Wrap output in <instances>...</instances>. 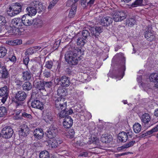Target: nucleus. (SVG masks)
Segmentation results:
<instances>
[{"label": "nucleus", "instance_id": "1", "mask_svg": "<svg viewBox=\"0 0 158 158\" xmlns=\"http://www.w3.org/2000/svg\"><path fill=\"white\" fill-rule=\"evenodd\" d=\"M55 101L54 108L56 113L58 112L57 115L60 118H64L65 116L71 114L73 113L71 108H67V102H65L64 98H53Z\"/></svg>", "mask_w": 158, "mask_h": 158}, {"label": "nucleus", "instance_id": "2", "mask_svg": "<svg viewBox=\"0 0 158 158\" xmlns=\"http://www.w3.org/2000/svg\"><path fill=\"white\" fill-rule=\"evenodd\" d=\"M79 53H81V50L78 48L67 52L64 56L65 60L70 65L77 64L79 61L81 59L80 57L78 56Z\"/></svg>", "mask_w": 158, "mask_h": 158}, {"label": "nucleus", "instance_id": "3", "mask_svg": "<svg viewBox=\"0 0 158 158\" xmlns=\"http://www.w3.org/2000/svg\"><path fill=\"white\" fill-rule=\"evenodd\" d=\"M27 97L26 93L24 91L20 90L18 91L15 94V102L16 106H21L23 104V101Z\"/></svg>", "mask_w": 158, "mask_h": 158}, {"label": "nucleus", "instance_id": "4", "mask_svg": "<svg viewBox=\"0 0 158 158\" xmlns=\"http://www.w3.org/2000/svg\"><path fill=\"white\" fill-rule=\"evenodd\" d=\"M22 21L20 18H16L12 19L11 20L10 26V27H8V28H10V32L12 31V28H16L17 29H20L21 28L22 26Z\"/></svg>", "mask_w": 158, "mask_h": 158}, {"label": "nucleus", "instance_id": "5", "mask_svg": "<svg viewBox=\"0 0 158 158\" xmlns=\"http://www.w3.org/2000/svg\"><path fill=\"white\" fill-rule=\"evenodd\" d=\"M1 132L2 136L6 139H8L12 136L14 132L10 127L7 126L3 128Z\"/></svg>", "mask_w": 158, "mask_h": 158}, {"label": "nucleus", "instance_id": "6", "mask_svg": "<svg viewBox=\"0 0 158 158\" xmlns=\"http://www.w3.org/2000/svg\"><path fill=\"white\" fill-rule=\"evenodd\" d=\"M47 136L49 139H52L57 135L58 131L57 127L54 125H51L47 131Z\"/></svg>", "mask_w": 158, "mask_h": 158}, {"label": "nucleus", "instance_id": "7", "mask_svg": "<svg viewBox=\"0 0 158 158\" xmlns=\"http://www.w3.org/2000/svg\"><path fill=\"white\" fill-rule=\"evenodd\" d=\"M56 81L58 83L60 82V84L62 86L65 87L69 86L71 83L69 78L66 76H63L57 78Z\"/></svg>", "mask_w": 158, "mask_h": 158}, {"label": "nucleus", "instance_id": "8", "mask_svg": "<svg viewBox=\"0 0 158 158\" xmlns=\"http://www.w3.org/2000/svg\"><path fill=\"white\" fill-rule=\"evenodd\" d=\"M9 93V90L7 86H5L0 88V96L3 97L1 100L3 103L6 101L8 96Z\"/></svg>", "mask_w": 158, "mask_h": 158}, {"label": "nucleus", "instance_id": "9", "mask_svg": "<svg viewBox=\"0 0 158 158\" xmlns=\"http://www.w3.org/2000/svg\"><path fill=\"white\" fill-rule=\"evenodd\" d=\"M33 99H31V106L33 108L42 110L43 108V103L36 97V96Z\"/></svg>", "mask_w": 158, "mask_h": 158}, {"label": "nucleus", "instance_id": "10", "mask_svg": "<svg viewBox=\"0 0 158 158\" xmlns=\"http://www.w3.org/2000/svg\"><path fill=\"white\" fill-rule=\"evenodd\" d=\"M125 58H123L121 61L120 64L118 67V72L119 73L118 77H120L119 79V80L122 78L124 75V72L126 69L125 65ZM117 77H118V76Z\"/></svg>", "mask_w": 158, "mask_h": 158}, {"label": "nucleus", "instance_id": "11", "mask_svg": "<svg viewBox=\"0 0 158 158\" xmlns=\"http://www.w3.org/2000/svg\"><path fill=\"white\" fill-rule=\"evenodd\" d=\"M89 30L90 31L93 37L95 38H98L99 35L102 31L101 27H89Z\"/></svg>", "mask_w": 158, "mask_h": 158}, {"label": "nucleus", "instance_id": "12", "mask_svg": "<svg viewBox=\"0 0 158 158\" xmlns=\"http://www.w3.org/2000/svg\"><path fill=\"white\" fill-rule=\"evenodd\" d=\"M113 19L109 16L103 17L101 19L100 24L103 26L108 27L112 24Z\"/></svg>", "mask_w": 158, "mask_h": 158}, {"label": "nucleus", "instance_id": "13", "mask_svg": "<svg viewBox=\"0 0 158 158\" xmlns=\"http://www.w3.org/2000/svg\"><path fill=\"white\" fill-rule=\"evenodd\" d=\"M31 16L28 14H25L23 16L21 19L22 21V24L27 26H30L32 24V20Z\"/></svg>", "mask_w": 158, "mask_h": 158}, {"label": "nucleus", "instance_id": "14", "mask_svg": "<svg viewBox=\"0 0 158 158\" xmlns=\"http://www.w3.org/2000/svg\"><path fill=\"white\" fill-rule=\"evenodd\" d=\"M65 116L64 118L63 125L65 128H69L72 125L73 123V120L71 117Z\"/></svg>", "mask_w": 158, "mask_h": 158}, {"label": "nucleus", "instance_id": "15", "mask_svg": "<svg viewBox=\"0 0 158 158\" xmlns=\"http://www.w3.org/2000/svg\"><path fill=\"white\" fill-rule=\"evenodd\" d=\"M34 137L38 139H41L44 135V133L42 129L36 128L34 131Z\"/></svg>", "mask_w": 158, "mask_h": 158}, {"label": "nucleus", "instance_id": "16", "mask_svg": "<svg viewBox=\"0 0 158 158\" xmlns=\"http://www.w3.org/2000/svg\"><path fill=\"white\" fill-rule=\"evenodd\" d=\"M31 6H35L36 8H37V11L39 13L41 12L45 9L44 6L43 5L41 2H39L37 1H34L31 2Z\"/></svg>", "mask_w": 158, "mask_h": 158}, {"label": "nucleus", "instance_id": "17", "mask_svg": "<svg viewBox=\"0 0 158 158\" xmlns=\"http://www.w3.org/2000/svg\"><path fill=\"white\" fill-rule=\"evenodd\" d=\"M30 6L27 8L26 10L28 12L27 14L30 16L35 15L37 12V8L35 6H31V2L30 4Z\"/></svg>", "mask_w": 158, "mask_h": 158}, {"label": "nucleus", "instance_id": "18", "mask_svg": "<svg viewBox=\"0 0 158 158\" xmlns=\"http://www.w3.org/2000/svg\"><path fill=\"white\" fill-rule=\"evenodd\" d=\"M11 6L13 11L14 12V13L15 14V15L18 14L21 11V6L20 4L19 3H13Z\"/></svg>", "mask_w": 158, "mask_h": 158}, {"label": "nucleus", "instance_id": "19", "mask_svg": "<svg viewBox=\"0 0 158 158\" xmlns=\"http://www.w3.org/2000/svg\"><path fill=\"white\" fill-rule=\"evenodd\" d=\"M118 139L120 141L123 142H126L128 139V135L125 132L123 131L118 134Z\"/></svg>", "mask_w": 158, "mask_h": 158}, {"label": "nucleus", "instance_id": "20", "mask_svg": "<svg viewBox=\"0 0 158 158\" xmlns=\"http://www.w3.org/2000/svg\"><path fill=\"white\" fill-rule=\"evenodd\" d=\"M66 89L62 86L59 87L57 89V94L58 96L62 98L65 97L66 95Z\"/></svg>", "mask_w": 158, "mask_h": 158}, {"label": "nucleus", "instance_id": "21", "mask_svg": "<svg viewBox=\"0 0 158 158\" xmlns=\"http://www.w3.org/2000/svg\"><path fill=\"white\" fill-rule=\"evenodd\" d=\"M141 119L142 122L144 124H146L150 121L151 117L148 114L145 113L142 115Z\"/></svg>", "mask_w": 158, "mask_h": 158}, {"label": "nucleus", "instance_id": "22", "mask_svg": "<svg viewBox=\"0 0 158 158\" xmlns=\"http://www.w3.org/2000/svg\"><path fill=\"white\" fill-rule=\"evenodd\" d=\"M112 140V137L110 135L103 134L101 136V141L103 143H110Z\"/></svg>", "mask_w": 158, "mask_h": 158}, {"label": "nucleus", "instance_id": "23", "mask_svg": "<svg viewBox=\"0 0 158 158\" xmlns=\"http://www.w3.org/2000/svg\"><path fill=\"white\" fill-rule=\"evenodd\" d=\"M22 78L25 81H28L31 79L32 75L29 71L23 72Z\"/></svg>", "mask_w": 158, "mask_h": 158}, {"label": "nucleus", "instance_id": "24", "mask_svg": "<svg viewBox=\"0 0 158 158\" xmlns=\"http://www.w3.org/2000/svg\"><path fill=\"white\" fill-rule=\"evenodd\" d=\"M32 24L35 27H41L43 25V21L40 19L35 18L32 20Z\"/></svg>", "mask_w": 158, "mask_h": 158}, {"label": "nucleus", "instance_id": "25", "mask_svg": "<svg viewBox=\"0 0 158 158\" xmlns=\"http://www.w3.org/2000/svg\"><path fill=\"white\" fill-rule=\"evenodd\" d=\"M145 37L146 38L148 39V40L151 41L154 40L155 38L153 33L148 30L146 31H145Z\"/></svg>", "mask_w": 158, "mask_h": 158}, {"label": "nucleus", "instance_id": "26", "mask_svg": "<svg viewBox=\"0 0 158 158\" xmlns=\"http://www.w3.org/2000/svg\"><path fill=\"white\" fill-rule=\"evenodd\" d=\"M73 6L72 7L71 9L69 12V18H73L75 16L76 12L77 5H75Z\"/></svg>", "mask_w": 158, "mask_h": 158}, {"label": "nucleus", "instance_id": "27", "mask_svg": "<svg viewBox=\"0 0 158 158\" xmlns=\"http://www.w3.org/2000/svg\"><path fill=\"white\" fill-rule=\"evenodd\" d=\"M23 89L24 91H29L32 88L31 84L29 81H27L23 83L22 85Z\"/></svg>", "mask_w": 158, "mask_h": 158}, {"label": "nucleus", "instance_id": "28", "mask_svg": "<svg viewBox=\"0 0 158 158\" xmlns=\"http://www.w3.org/2000/svg\"><path fill=\"white\" fill-rule=\"evenodd\" d=\"M149 79L151 82H156L158 81V73H152L150 75Z\"/></svg>", "mask_w": 158, "mask_h": 158}, {"label": "nucleus", "instance_id": "29", "mask_svg": "<svg viewBox=\"0 0 158 158\" xmlns=\"http://www.w3.org/2000/svg\"><path fill=\"white\" fill-rule=\"evenodd\" d=\"M35 86L36 88L39 90L44 89V81H40L36 82L35 83Z\"/></svg>", "mask_w": 158, "mask_h": 158}, {"label": "nucleus", "instance_id": "30", "mask_svg": "<svg viewBox=\"0 0 158 158\" xmlns=\"http://www.w3.org/2000/svg\"><path fill=\"white\" fill-rule=\"evenodd\" d=\"M7 50L5 47H0V58H3L7 54Z\"/></svg>", "mask_w": 158, "mask_h": 158}, {"label": "nucleus", "instance_id": "31", "mask_svg": "<svg viewBox=\"0 0 158 158\" xmlns=\"http://www.w3.org/2000/svg\"><path fill=\"white\" fill-rule=\"evenodd\" d=\"M141 129V125L138 123H136L133 126V129L135 133H139Z\"/></svg>", "mask_w": 158, "mask_h": 158}, {"label": "nucleus", "instance_id": "32", "mask_svg": "<svg viewBox=\"0 0 158 158\" xmlns=\"http://www.w3.org/2000/svg\"><path fill=\"white\" fill-rule=\"evenodd\" d=\"M39 157L40 158H49V154L47 151H43L40 153Z\"/></svg>", "mask_w": 158, "mask_h": 158}, {"label": "nucleus", "instance_id": "33", "mask_svg": "<svg viewBox=\"0 0 158 158\" xmlns=\"http://www.w3.org/2000/svg\"><path fill=\"white\" fill-rule=\"evenodd\" d=\"M120 12L119 11H116L115 13H114L113 15V19L115 22L121 21V20H120Z\"/></svg>", "mask_w": 158, "mask_h": 158}, {"label": "nucleus", "instance_id": "34", "mask_svg": "<svg viewBox=\"0 0 158 158\" xmlns=\"http://www.w3.org/2000/svg\"><path fill=\"white\" fill-rule=\"evenodd\" d=\"M82 38L85 40L90 36L89 32L87 30H83L82 32Z\"/></svg>", "mask_w": 158, "mask_h": 158}, {"label": "nucleus", "instance_id": "35", "mask_svg": "<svg viewBox=\"0 0 158 158\" xmlns=\"http://www.w3.org/2000/svg\"><path fill=\"white\" fill-rule=\"evenodd\" d=\"M7 109L6 107L4 106L0 107V117H3L7 114Z\"/></svg>", "mask_w": 158, "mask_h": 158}, {"label": "nucleus", "instance_id": "36", "mask_svg": "<svg viewBox=\"0 0 158 158\" xmlns=\"http://www.w3.org/2000/svg\"><path fill=\"white\" fill-rule=\"evenodd\" d=\"M143 0H136L131 4V6L135 7L138 6H141L142 4Z\"/></svg>", "mask_w": 158, "mask_h": 158}, {"label": "nucleus", "instance_id": "37", "mask_svg": "<svg viewBox=\"0 0 158 158\" xmlns=\"http://www.w3.org/2000/svg\"><path fill=\"white\" fill-rule=\"evenodd\" d=\"M90 140H89V142H88L89 143L91 144L93 143L96 145H98L99 143V139L97 138L91 137Z\"/></svg>", "mask_w": 158, "mask_h": 158}, {"label": "nucleus", "instance_id": "38", "mask_svg": "<svg viewBox=\"0 0 158 158\" xmlns=\"http://www.w3.org/2000/svg\"><path fill=\"white\" fill-rule=\"evenodd\" d=\"M2 77L3 78H7L8 77V73L7 71L3 67H2Z\"/></svg>", "mask_w": 158, "mask_h": 158}, {"label": "nucleus", "instance_id": "39", "mask_svg": "<svg viewBox=\"0 0 158 158\" xmlns=\"http://www.w3.org/2000/svg\"><path fill=\"white\" fill-rule=\"evenodd\" d=\"M118 11L120 12V20L122 21L125 19L127 16L126 11L124 10Z\"/></svg>", "mask_w": 158, "mask_h": 158}, {"label": "nucleus", "instance_id": "40", "mask_svg": "<svg viewBox=\"0 0 158 158\" xmlns=\"http://www.w3.org/2000/svg\"><path fill=\"white\" fill-rule=\"evenodd\" d=\"M6 22L5 17L0 15V26H6Z\"/></svg>", "mask_w": 158, "mask_h": 158}, {"label": "nucleus", "instance_id": "41", "mask_svg": "<svg viewBox=\"0 0 158 158\" xmlns=\"http://www.w3.org/2000/svg\"><path fill=\"white\" fill-rule=\"evenodd\" d=\"M85 40L83 39L82 38H79L77 39V45L83 46L85 44Z\"/></svg>", "mask_w": 158, "mask_h": 158}, {"label": "nucleus", "instance_id": "42", "mask_svg": "<svg viewBox=\"0 0 158 158\" xmlns=\"http://www.w3.org/2000/svg\"><path fill=\"white\" fill-rule=\"evenodd\" d=\"M29 130H22L21 129L19 131V134L21 136H27L28 134Z\"/></svg>", "mask_w": 158, "mask_h": 158}, {"label": "nucleus", "instance_id": "43", "mask_svg": "<svg viewBox=\"0 0 158 158\" xmlns=\"http://www.w3.org/2000/svg\"><path fill=\"white\" fill-rule=\"evenodd\" d=\"M7 13L9 16L11 17L15 15V14L14 13V12L13 11L11 6L7 9Z\"/></svg>", "mask_w": 158, "mask_h": 158}, {"label": "nucleus", "instance_id": "44", "mask_svg": "<svg viewBox=\"0 0 158 158\" xmlns=\"http://www.w3.org/2000/svg\"><path fill=\"white\" fill-rule=\"evenodd\" d=\"M51 72L50 70L45 69L43 73L44 76L47 78L50 77L52 76Z\"/></svg>", "mask_w": 158, "mask_h": 158}, {"label": "nucleus", "instance_id": "45", "mask_svg": "<svg viewBox=\"0 0 158 158\" xmlns=\"http://www.w3.org/2000/svg\"><path fill=\"white\" fill-rule=\"evenodd\" d=\"M74 2V0H68L66 2V6H72V7H73L75 5H77V4Z\"/></svg>", "mask_w": 158, "mask_h": 158}, {"label": "nucleus", "instance_id": "46", "mask_svg": "<svg viewBox=\"0 0 158 158\" xmlns=\"http://www.w3.org/2000/svg\"><path fill=\"white\" fill-rule=\"evenodd\" d=\"M45 119L46 121H52L53 120V117L50 113H48L45 116Z\"/></svg>", "mask_w": 158, "mask_h": 158}, {"label": "nucleus", "instance_id": "47", "mask_svg": "<svg viewBox=\"0 0 158 158\" xmlns=\"http://www.w3.org/2000/svg\"><path fill=\"white\" fill-rule=\"evenodd\" d=\"M53 66V62L51 61H48L46 62V64L45 66L48 69H50L52 68Z\"/></svg>", "mask_w": 158, "mask_h": 158}, {"label": "nucleus", "instance_id": "48", "mask_svg": "<svg viewBox=\"0 0 158 158\" xmlns=\"http://www.w3.org/2000/svg\"><path fill=\"white\" fill-rule=\"evenodd\" d=\"M135 22L136 21L135 19L132 18H129L127 21V23L130 26L134 25Z\"/></svg>", "mask_w": 158, "mask_h": 158}, {"label": "nucleus", "instance_id": "49", "mask_svg": "<svg viewBox=\"0 0 158 158\" xmlns=\"http://www.w3.org/2000/svg\"><path fill=\"white\" fill-rule=\"evenodd\" d=\"M44 88L45 87L47 88H51L52 86V82L51 81H44Z\"/></svg>", "mask_w": 158, "mask_h": 158}, {"label": "nucleus", "instance_id": "50", "mask_svg": "<svg viewBox=\"0 0 158 158\" xmlns=\"http://www.w3.org/2000/svg\"><path fill=\"white\" fill-rule=\"evenodd\" d=\"M61 143V141L60 140H55L52 143V147L53 146L54 148L57 147L58 146V144H60Z\"/></svg>", "mask_w": 158, "mask_h": 158}, {"label": "nucleus", "instance_id": "51", "mask_svg": "<svg viewBox=\"0 0 158 158\" xmlns=\"http://www.w3.org/2000/svg\"><path fill=\"white\" fill-rule=\"evenodd\" d=\"M15 83L18 88H20L23 84L22 81L18 79H15Z\"/></svg>", "mask_w": 158, "mask_h": 158}, {"label": "nucleus", "instance_id": "52", "mask_svg": "<svg viewBox=\"0 0 158 158\" xmlns=\"http://www.w3.org/2000/svg\"><path fill=\"white\" fill-rule=\"evenodd\" d=\"M34 49L31 48L27 49L26 51L25 52V54H27L28 55H32L35 52Z\"/></svg>", "mask_w": 158, "mask_h": 158}, {"label": "nucleus", "instance_id": "53", "mask_svg": "<svg viewBox=\"0 0 158 158\" xmlns=\"http://www.w3.org/2000/svg\"><path fill=\"white\" fill-rule=\"evenodd\" d=\"M22 116L23 117L28 118L29 119H31L32 118V116L30 114H28L25 112L22 113Z\"/></svg>", "mask_w": 158, "mask_h": 158}, {"label": "nucleus", "instance_id": "54", "mask_svg": "<svg viewBox=\"0 0 158 158\" xmlns=\"http://www.w3.org/2000/svg\"><path fill=\"white\" fill-rule=\"evenodd\" d=\"M86 1L87 0H81L80 1L81 4L83 7L85 8L87 5H89Z\"/></svg>", "mask_w": 158, "mask_h": 158}, {"label": "nucleus", "instance_id": "55", "mask_svg": "<svg viewBox=\"0 0 158 158\" xmlns=\"http://www.w3.org/2000/svg\"><path fill=\"white\" fill-rule=\"evenodd\" d=\"M135 142L134 140L131 141L129 143L125 144L126 148H129L131 146H133L134 144L135 143Z\"/></svg>", "mask_w": 158, "mask_h": 158}, {"label": "nucleus", "instance_id": "56", "mask_svg": "<svg viewBox=\"0 0 158 158\" xmlns=\"http://www.w3.org/2000/svg\"><path fill=\"white\" fill-rule=\"evenodd\" d=\"M57 3L56 2L52 1H51L48 7V9H51L52 8L56 5Z\"/></svg>", "mask_w": 158, "mask_h": 158}, {"label": "nucleus", "instance_id": "57", "mask_svg": "<svg viewBox=\"0 0 158 158\" xmlns=\"http://www.w3.org/2000/svg\"><path fill=\"white\" fill-rule=\"evenodd\" d=\"M68 133L69 135L70 136V137L71 138H72L74 137L75 132L73 129H71L69 130Z\"/></svg>", "mask_w": 158, "mask_h": 158}, {"label": "nucleus", "instance_id": "58", "mask_svg": "<svg viewBox=\"0 0 158 158\" xmlns=\"http://www.w3.org/2000/svg\"><path fill=\"white\" fill-rule=\"evenodd\" d=\"M20 127H21L20 129H22V130H29V128L25 124H23L22 125H21V126H20Z\"/></svg>", "mask_w": 158, "mask_h": 158}, {"label": "nucleus", "instance_id": "59", "mask_svg": "<svg viewBox=\"0 0 158 158\" xmlns=\"http://www.w3.org/2000/svg\"><path fill=\"white\" fill-rule=\"evenodd\" d=\"M88 153L87 152H83L79 154L78 156L86 157L88 156Z\"/></svg>", "mask_w": 158, "mask_h": 158}, {"label": "nucleus", "instance_id": "60", "mask_svg": "<svg viewBox=\"0 0 158 158\" xmlns=\"http://www.w3.org/2000/svg\"><path fill=\"white\" fill-rule=\"evenodd\" d=\"M155 132H155V131L154 130V129L153 128L151 130L149 131H146V132H145V133H146V134H147V135H150V134H152L153 133Z\"/></svg>", "mask_w": 158, "mask_h": 158}, {"label": "nucleus", "instance_id": "61", "mask_svg": "<svg viewBox=\"0 0 158 158\" xmlns=\"http://www.w3.org/2000/svg\"><path fill=\"white\" fill-rule=\"evenodd\" d=\"M23 62L25 65H26L28 64L29 61V57L27 56L23 59Z\"/></svg>", "mask_w": 158, "mask_h": 158}, {"label": "nucleus", "instance_id": "62", "mask_svg": "<svg viewBox=\"0 0 158 158\" xmlns=\"http://www.w3.org/2000/svg\"><path fill=\"white\" fill-rule=\"evenodd\" d=\"M8 59L14 55V54L12 51H10L7 53Z\"/></svg>", "mask_w": 158, "mask_h": 158}, {"label": "nucleus", "instance_id": "63", "mask_svg": "<svg viewBox=\"0 0 158 158\" xmlns=\"http://www.w3.org/2000/svg\"><path fill=\"white\" fill-rule=\"evenodd\" d=\"M10 61L12 62H15L16 61V59L15 56L14 55L12 57L8 59Z\"/></svg>", "mask_w": 158, "mask_h": 158}, {"label": "nucleus", "instance_id": "64", "mask_svg": "<svg viewBox=\"0 0 158 158\" xmlns=\"http://www.w3.org/2000/svg\"><path fill=\"white\" fill-rule=\"evenodd\" d=\"M15 40L17 45H20L22 43V41L21 40L17 39Z\"/></svg>", "mask_w": 158, "mask_h": 158}]
</instances>
